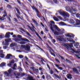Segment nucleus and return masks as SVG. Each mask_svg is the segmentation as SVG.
Here are the masks:
<instances>
[{
    "mask_svg": "<svg viewBox=\"0 0 80 80\" xmlns=\"http://www.w3.org/2000/svg\"><path fill=\"white\" fill-rule=\"evenodd\" d=\"M73 71L74 72H78V70H77L76 68H73Z\"/></svg>",
    "mask_w": 80,
    "mask_h": 80,
    "instance_id": "nucleus-31",
    "label": "nucleus"
},
{
    "mask_svg": "<svg viewBox=\"0 0 80 80\" xmlns=\"http://www.w3.org/2000/svg\"><path fill=\"white\" fill-rule=\"evenodd\" d=\"M13 19H14V21L15 22H18V20L17 19H16V18H13Z\"/></svg>",
    "mask_w": 80,
    "mask_h": 80,
    "instance_id": "nucleus-42",
    "label": "nucleus"
},
{
    "mask_svg": "<svg viewBox=\"0 0 80 80\" xmlns=\"http://www.w3.org/2000/svg\"><path fill=\"white\" fill-rule=\"evenodd\" d=\"M78 46H79V43L77 42L74 44V46H75V47H78Z\"/></svg>",
    "mask_w": 80,
    "mask_h": 80,
    "instance_id": "nucleus-39",
    "label": "nucleus"
},
{
    "mask_svg": "<svg viewBox=\"0 0 80 80\" xmlns=\"http://www.w3.org/2000/svg\"><path fill=\"white\" fill-rule=\"evenodd\" d=\"M9 45V43H8V42H6L5 43H4V45L5 46H8Z\"/></svg>",
    "mask_w": 80,
    "mask_h": 80,
    "instance_id": "nucleus-46",
    "label": "nucleus"
},
{
    "mask_svg": "<svg viewBox=\"0 0 80 80\" xmlns=\"http://www.w3.org/2000/svg\"><path fill=\"white\" fill-rule=\"evenodd\" d=\"M41 59H42L41 60V62H42V64H43V61L44 62H46L45 61H44V59H43V58H41Z\"/></svg>",
    "mask_w": 80,
    "mask_h": 80,
    "instance_id": "nucleus-40",
    "label": "nucleus"
},
{
    "mask_svg": "<svg viewBox=\"0 0 80 80\" xmlns=\"http://www.w3.org/2000/svg\"><path fill=\"white\" fill-rule=\"evenodd\" d=\"M26 42H25L22 41L20 42V44L22 45H24L25 44Z\"/></svg>",
    "mask_w": 80,
    "mask_h": 80,
    "instance_id": "nucleus-33",
    "label": "nucleus"
},
{
    "mask_svg": "<svg viewBox=\"0 0 80 80\" xmlns=\"http://www.w3.org/2000/svg\"><path fill=\"white\" fill-rule=\"evenodd\" d=\"M5 64H6L5 63H4V62H3L2 63L0 64V67H3L4 66H5Z\"/></svg>",
    "mask_w": 80,
    "mask_h": 80,
    "instance_id": "nucleus-28",
    "label": "nucleus"
},
{
    "mask_svg": "<svg viewBox=\"0 0 80 80\" xmlns=\"http://www.w3.org/2000/svg\"><path fill=\"white\" fill-rule=\"evenodd\" d=\"M32 20L33 22H34V24L35 25V26H39V24H38V22L36 21L34 19H32Z\"/></svg>",
    "mask_w": 80,
    "mask_h": 80,
    "instance_id": "nucleus-13",
    "label": "nucleus"
},
{
    "mask_svg": "<svg viewBox=\"0 0 80 80\" xmlns=\"http://www.w3.org/2000/svg\"><path fill=\"white\" fill-rule=\"evenodd\" d=\"M59 24H61V25H62V26H65L67 25V24L64 23V22H60L59 23Z\"/></svg>",
    "mask_w": 80,
    "mask_h": 80,
    "instance_id": "nucleus-25",
    "label": "nucleus"
},
{
    "mask_svg": "<svg viewBox=\"0 0 80 80\" xmlns=\"http://www.w3.org/2000/svg\"><path fill=\"white\" fill-rule=\"evenodd\" d=\"M10 32H7L6 33L5 35V37L6 38H10Z\"/></svg>",
    "mask_w": 80,
    "mask_h": 80,
    "instance_id": "nucleus-12",
    "label": "nucleus"
},
{
    "mask_svg": "<svg viewBox=\"0 0 80 80\" xmlns=\"http://www.w3.org/2000/svg\"><path fill=\"white\" fill-rule=\"evenodd\" d=\"M35 71H36V72L37 73L39 72V70L38 69L36 68L35 69Z\"/></svg>",
    "mask_w": 80,
    "mask_h": 80,
    "instance_id": "nucleus-61",
    "label": "nucleus"
},
{
    "mask_svg": "<svg viewBox=\"0 0 80 80\" xmlns=\"http://www.w3.org/2000/svg\"><path fill=\"white\" fill-rule=\"evenodd\" d=\"M10 57H15L14 56H12V55L11 54H9L7 55L6 56V59H9Z\"/></svg>",
    "mask_w": 80,
    "mask_h": 80,
    "instance_id": "nucleus-11",
    "label": "nucleus"
},
{
    "mask_svg": "<svg viewBox=\"0 0 80 80\" xmlns=\"http://www.w3.org/2000/svg\"><path fill=\"white\" fill-rule=\"evenodd\" d=\"M75 22H76V23L75 24L76 25H80V20L77 19H75Z\"/></svg>",
    "mask_w": 80,
    "mask_h": 80,
    "instance_id": "nucleus-14",
    "label": "nucleus"
},
{
    "mask_svg": "<svg viewBox=\"0 0 80 80\" xmlns=\"http://www.w3.org/2000/svg\"><path fill=\"white\" fill-rule=\"evenodd\" d=\"M53 75L54 76H55V77H56L58 79H60V78L59 77V76L57 75V74H56L54 73Z\"/></svg>",
    "mask_w": 80,
    "mask_h": 80,
    "instance_id": "nucleus-29",
    "label": "nucleus"
},
{
    "mask_svg": "<svg viewBox=\"0 0 80 80\" xmlns=\"http://www.w3.org/2000/svg\"><path fill=\"white\" fill-rule=\"evenodd\" d=\"M50 26H51L50 27L51 30L52 31V32H53L54 31V30L53 29V28H55V29L58 32L60 31V29L58 28V27L56 25H52V24L51 23Z\"/></svg>",
    "mask_w": 80,
    "mask_h": 80,
    "instance_id": "nucleus-3",
    "label": "nucleus"
},
{
    "mask_svg": "<svg viewBox=\"0 0 80 80\" xmlns=\"http://www.w3.org/2000/svg\"><path fill=\"white\" fill-rule=\"evenodd\" d=\"M47 42L49 43L50 45L51 46L52 45V44L51 42H50L49 40Z\"/></svg>",
    "mask_w": 80,
    "mask_h": 80,
    "instance_id": "nucleus-56",
    "label": "nucleus"
},
{
    "mask_svg": "<svg viewBox=\"0 0 80 80\" xmlns=\"http://www.w3.org/2000/svg\"><path fill=\"white\" fill-rule=\"evenodd\" d=\"M37 47L38 48H39V49H40V50H43V49H42V48H41L38 45H37Z\"/></svg>",
    "mask_w": 80,
    "mask_h": 80,
    "instance_id": "nucleus-55",
    "label": "nucleus"
},
{
    "mask_svg": "<svg viewBox=\"0 0 80 80\" xmlns=\"http://www.w3.org/2000/svg\"><path fill=\"white\" fill-rule=\"evenodd\" d=\"M32 32H34V33H35V34H36V35H37L38 37L40 36L39 35V34L37 32L36 30H35V31H32Z\"/></svg>",
    "mask_w": 80,
    "mask_h": 80,
    "instance_id": "nucleus-37",
    "label": "nucleus"
},
{
    "mask_svg": "<svg viewBox=\"0 0 80 80\" xmlns=\"http://www.w3.org/2000/svg\"><path fill=\"white\" fill-rule=\"evenodd\" d=\"M47 78H48V79H50L51 78V77L49 75H47Z\"/></svg>",
    "mask_w": 80,
    "mask_h": 80,
    "instance_id": "nucleus-35",
    "label": "nucleus"
},
{
    "mask_svg": "<svg viewBox=\"0 0 80 80\" xmlns=\"http://www.w3.org/2000/svg\"><path fill=\"white\" fill-rule=\"evenodd\" d=\"M6 16H7V14L3 15V16H2V18H4Z\"/></svg>",
    "mask_w": 80,
    "mask_h": 80,
    "instance_id": "nucleus-58",
    "label": "nucleus"
},
{
    "mask_svg": "<svg viewBox=\"0 0 80 80\" xmlns=\"http://www.w3.org/2000/svg\"><path fill=\"white\" fill-rule=\"evenodd\" d=\"M47 67L48 68L49 70H50V67H49V65H48V63H47Z\"/></svg>",
    "mask_w": 80,
    "mask_h": 80,
    "instance_id": "nucleus-60",
    "label": "nucleus"
},
{
    "mask_svg": "<svg viewBox=\"0 0 80 80\" xmlns=\"http://www.w3.org/2000/svg\"><path fill=\"white\" fill-rule=\"evenodd\" d=\"M58 56H59L60 57V58H62V59L64 60V58H63V57L62 56H60V54H58Z\"/></svg>",
    "mask_w": 80,
    "mask_h": 80,
    "instance_id": "nucleus-52",
    "label": "nucleus"
},
{
    "mask_svg": "<svg viewBox=\"0 0 80 80\" xmlns=\"http://www.w3.org/2000/svg\"><path fill=\"white\" fill-rule=\"evenodd\" d=\"M74 52V53H75L76 54H78V53H80V51H76L75 52Z\"/></svg>",
    "mask_w": 80,
    "mask_h": 80,
    "instance_id": "nucleus-51",
    "label": "nucleus"
},
{
    "mask_svg": "<svg viewBox=\"0 0 80 80\" xmlns=\"http://www.w3.org/2000/svg\"><path fill=\"white\" fill-rule=\"evenodd\" d=\"M58 12L60 15H62L64 17H67L68 18L70 16L68 13L66 12H62V10H59Z\"/></svg>",
    "mask_w": 80,
    "mask_h": 80,
    "instance_id": "nucleus-2",
    "label": "nucleus"
},
{
    "mask_svg": "<svg viewBox=\"0 0 80 80\" xmlns=\"http://www.w3.org/2000/svg\"><path fill=\"white\" fill-rule=\"evenodd\" d=\"M11 63H14V60H12L10 62Z\"/></svg>",
    "mask_w": 80,
    "mask_h": 80,
    "instance_id": "nucleus-49",
    "label": "nucleus"
},
{
    "mask_svg": "<svg viewBox=\"0 0 80 80\" xmlns=\"http://www.w3.org/2000/svg\"><path fill=\"white\" fill-rule=\"evenodd\" d=\"M72 75L71 74L68 73V75H67V77L69 79H72Z\"/></svg>",
    "mask_w": 80,
    "mask_h": 80,
    "instance_id": "nucleus-18",
    "label": "nucleus"
},
{
    "mask_svg": "<svg viewBox=\"0 0 80 80\" xmlns=\"http://www.w3.org/2000/svg\"><path fill=\"white\" fill-rule=\"evenodd\" d=\"M27 27H28V28H29L30 29V30H31V31L32 32H34V31H35V29H34V28H31V27H30V26H29V25H27Z\"/></svg>",
    "mask_w": 80,
    "mask_h": 80,
    "instance_id": "nucleus-17",
    "label": "nucleus"
},
{
    "mask_svg": "<svg viewBox=\"0 0 80 80\" xmlns=\"http://www.w3.org/2000/svg\"><path fill=\"white\" fill-rule=\"evenodd\" d=\"M53 18L54 20H55V21H56V22H58L59 21V19L57 18L56 17H53Z\"/></svg>",
    "mask_w": 80,
    "mask_h": 80,
    "instance_id": "nucleus-27",
    "label": "nucleus"
},
{
    "mask_svg": "<svg viewBox=\"0 0 80 80\" xmlns=\"http://www.w3.org/2000/svg\"><path fill=\"white\" fill-rule=\"evenodd\" d=\"M58 37L60 38H58L57 39L59 41L62 42V40H64V38H63V37H64V36H59Z\"/></svg>",
    "mask_w": 80,
    "mask_h": 80,
    "instance_id": "nucleus-8",
    "label": "nucleus"
},
{
    "mask_svg": "<svg viewBox=\"0 0 80 80\" xmlns=\"http://www.w3.org/2000/svg\"><path fill=\"white\" fill-rule=\"evenodd\" d=\"M0 56L1 58H4V54H3V50H0Z\"/></svg>",
    "mask_w": 80,
    "mask_h": 80,
    "instance_id": "nucleus-10",
    "label": "nucleus"
},
{
    "mask_svg": "<svg viewBox=\"0 0 80 80\" xmlns=\"http://www.w3.org/2000/svg\"><path fill=\"white\" fill-rule=\"evenodd\" d=\"M31 8H32V9H33V10H35L36 12V15H37V16L39 18H40L41 17L40 16V14H39V12L38 10L37 9V8H35V6H31Z\"/></svg>",
    "mask_w": 80,
    "mask_h": 80,
    "instance_id": "nucleus-4",
    "label": "nucleus"
},
{
    "mask_svg": "<svg viewBox=\"0 0 80 80\" xmlns=\"http://www.w3.org/2000/svg\"><path fill=\"white\" fill-rule=\"evenodd\" d=\"M40 24L41 25H42V27H44V26L43 24V23H42V22H40Z\"/></svg>",
    "mask_w": 80,
    "mask_h": 80,
    "instance_id": "nucleus-64",
    "label": "nucleus"
},
{
    "mask_svg": "<svg viewBox=\"0 0 80 80\" xmlns=\"http://www.w3.org/2000/svg\"><path fill=\"white\" fill-rule=\"evenodd\" d=\"M71 48V51H73V52H75L76 51L75 50H74L72 48Z\"/></svg>",
    "mask_w": 80,
    "mask_h": 80,
    "instance_id": "nucleus-59",
    "label": "nucleus"
},
{
    "mask_svg": "<svg viewBox=\"0 0 80 80\" xmlns=\"http://www.w3.org/2000/svg\"><path fill=\"white\" fill-rule=\"evenodd\" d=\"M10 40L11 39H7L5 40V42H9V41H10Z\"/></svg>",
    "mask_w": 80,
    "mask_h": 80,
    "instance_id": "nucleus-34",
    "label": "nucleus"
},
{
    "mask_svg": "<svg viewBox=\"0 0 80 80\" xmlns=\"http://www.w3.org/2000/svg\"><path fill=\"white\" fill-rule=\"evenodd\" d=\"M56 42V40L54 39H52V42L53 43H55Z\"/></svg>",
    "mask_w": 80,
    "mask_h": 80,
    "instance_id": "nucleus-63",
    "label": "nucleus"
},
{
    "mask_svg": "<svg viewBox=\"0 0 80 80\" xmlns=\"http://www.w3.org/2000/svg\"><path fill=\"white\" fill-rule=\"evenodd\" d=\"M5 19L4 18L2 17L1 16H0V20L1 21H3Z\"/></svg>",
    "mask_w": 80,
    "mask_h": 80,
    "instance_id": "nucleus-38",
    "label": "nucleus"
},
{
    "mask_svg": "<svg viewBox=\"0 0 80 80\" xmlns=\"http://www.w3.org/2000/svg\"><path fill=\"white\" fill-rule=\"evenodd\" d=\"M53 2L55 4H57V0H53Z\"/></svg>",
    "mask_w": 80,
    "mask_h": 80,
    "instance_id": "nucleus-57",
    "label": "nucleus"
},
{
    "mask_svg": "<svg viewBox=\"0 0 80 80\" xmlns=\"http://www.w3.org/2000/svg\"><path fill=\"white\" fill-rule=\"evenodd\" d=\"M57 17L58 18L61 20H62V18H61V17L60 16H58V17Z\"/></svg>",
    "mask_w": 80,
    "mask_h": 80,
    "instance_id": "nucleus-48",
    "label": "nucleus"
},
{
    "mask_svg": "<svg viewBox=\"0 0 80 80\" xmlns=\"http://www.w3.org/2000/svg\"><path fill=\"white\" fill-rule=\"evenodd\" d=\"M55 66H56V67L57 68H58V69H59L61 70H63V68L61 67H59V66L58 65L56 64Z\"/></svg>",
    "mask_w": 80,
    "mask_h": 80,
    "instance_id": "nucleus-20",
    "label": "nucleus"
},
{
    "mask_svg": "<svg viewBox=\"0 0 80 80\" xmlns=\"http://www.w3.org/2000/svg\"><path fill=\"white\" fill-rule=\"evenodd\" d=\"M8 72L7 71L4 72V74L7 75L8 76H9V74H10L12 73V69L11 68H10L8 70Z\"/></svg>",
    "mask_w": 80,
    "mask_h": 80,
    "instance_id": "nucleus-7",
    "label": "nucleus"
},
{
    "mask_svg": "<svg viewBox=\"0 0 80 80\" xmlns=\"http://www.w3.org/2000/svg\"><path fill=\"white\" fill-rule=\"evenodd\" d=\"M18 69H20V71H22V68L20 67H19L18 68Z\"/></svg>",
    "mask_w": 80,
    "mask_h": 80,
    "instance_id": "nucleus-45",
    "label": "nucleus"
},
{
    "mask_svg": "<svg viewBox=\"0 0 80 80\" xmlns=\"http://www.w3.org/2000/svg\"><path fill=\"white\" fill-rule=\"evenodd\" d=\"M19 58H23V56L20 55H19Z\"/></svg>",
    "mask_w": 80,
    "mask_h": 80,
    "instance_id": "nucleus-41",
    "label": "nucleus"
},
{
    "mask_svg": "<svg viewBox=\"0 0 80 80\" xmlns=\"http://www.w3.org/2000/svg\"><path fill=\"white\" fill-rule=\"evenodd\" d=\"M55 61H56L57 62H58L59 63L60 62L59 61L58 59L55 58Z\"/></svg>",
    "mask_w": 80,
    "mask_h": 80,
    "instance_id": "nucleus-53",
    "label": "nucleus"
},
{
    "mask_svg": "<svg viewBox=\"0 0 80 80\" xmlns=\"http://www.w3.org/2000/svg\"><path fill=\"white\" fill-rule=\"evenodd\" d=\"M26 34L27 35H28V36H29L30 37H31V35L30 34V33H29V32H26Z\"/></svg>",
    "mask_w": 80,
    "mask_h": 80,
    "instance_id": "nucleus-50",
    "label": "nucleus"
},
{
    "mask_svg": "<svg viewBox=\"0 0 80 80\" xmlns=\"http://www.w3.org/2000/svg\"><path fill=\"white\" fill-rule=\"evenodd\" d=\"M66 8V11H68L71 12H72V10H73V8L72 7H71V8H70L69 7H66L65 8Z\"/></svg>",
    "mask_w": 80,
    "mask_h": 80,
    "instance_id": "nucleus-6",
    "label": "nucleus"
},
{
    "mask_svg": "<svg viewBox=\"0 0 80 80\" xmlns=\"http://www.w3.org/2000/svg\"><path fill=\"white\" fill-rule=\"evenodd\" d=\"M27 80H36L33 78V77L32 76H28L27 77Z\"/></svg>",
    "mask_w": 80,
    "mask_h": 80,
    "instance_id": "nucleus-19",
    "label": "nucleus"
},
{
    "mask_svg": "<svg viewBox=\"0 0 80 80\" xmlns=\"http://www.w3.org/2000/svg\"><path fill=\"white\" fill-rule=\"evenodd\" d=\"M17 45V44L16 43H11V44H10V47H15Z\"/></svg>",
    "mask_w": 80,
    "mask_h": 80,
    "instance_id": "nucleus-24",
    "label": "nucleus"
},
{
    "mask_svg": "<svg viewBox=\"0 0 80 80\" xmlns=\"http://www.w3.org/2000/svg\"><path fill=\"white\" fill-rule=\"evenodd\" d=\"M50 73L51 75H52L53 74V73H54V72L52 70V69H50Z\"/></svg>",
    "mask_w": 80,
    "mask_h": 80,
    "instance_id": "nucleus-30",
    "label": "nucleus"
},
{
    "mask_svg": "<svg viewBox=\"0 0 80 80\" xmlns=\"http://www.w3.org/2000/svg\"><path fill=\"white\" fill-rule=\"evenodd\" d=\"M68 46H67V48L68 49H69V48H72V47H73V44L72 43H70V44H68Z\"/></svg>",
    "mask_w": 80,
    "mask_h": 80,
    "instance_id": "nucleus-16",
    "label": "nucleus"
},
{
    "mask_svg": "<svg viewBox=\"0 0 80 80\" xmlns=\"http://www.w3.org/2000/svg\"><path fill=\"white\" fill-rule=\"evenodd\" d=\"M64 40V42H67V40H68V39H66V38H64V40Z\"/></svg>",
    "mask_w": 80,
    "mask_h": 80,
    "instance_id": "nucleus-54",
    "label": "nucleus"
},
{
    "mask_svg": "<svg viewBox=\"0 0 80 80\" xmlns=\"http://www.w3.org/2000/svg\"><path fill=\"white\" fill-rule=\"evenodd\" d=\"M18 73L17 72H14V74L15 76H16V75H17V74Z\"/></svg>",
    "mask_w": 80,
    "mask_h": 80,
    "instance_id": "nucleus-62",
    "label": "nucleus"
},
{
    "mask_svg": "<svg viewBox=\"0 0 80 80\" xmlns=\"http://www.w3.org/2000/svg\"><path fill=\"white\" fill-rule=\"evenodd\" d=\"M66 39H67L68 40V41L70 42H73L75 43V41L73 40V39L72 38H66Z\"/></svg>",
    "mask_w": 80,
    "mask_h": 80,
    "instance_id": "nucleus-15",
    "label": "nucleus"
},
{
    "mask_svg": "<svg viewBox=\"0 0 80 80\" xmlns=\"http://www.w3.org/2000/svg\"><path fill=\"white\" fill-rule=\"evenodd\" d=\"M75 16L77 18H80V14L79 13L76 14Z\"/></svg>",
    "mask_w": 80,
    "mask_h": 80,
    "instance_id": "nucleus-32",
    "label": "nucleus"
},
{
    "mask_svg": "<svg viewBox=\"0 0 80 80\" xmlns=\"http://www.w3.org/2000/svg\"><path fill=\"white\" fill-rule=\"evenodd\" d=\"M25 45H21V47L25 49L26 51H29L30 50L31 47L29 46L28 44H26Z\"/></svg>",
    "mask_w": 80,
    "mask_h": 80,
    "instance_id": "nucleus-5",
    "label": "nucleus"
},
{
    "mask_svg": "<svg viewBox=\"0 0 80 80\" xmlns=\"http://www.w3.org/2000/svg\"><path fill=\"white\" fill-rule=\"evenodd\" d=\"M15 9H16V11L17 12V13H18V14H19V15H20V12L19 10L17 8H15Z\"/></svg>",
    "mask_w": 80,
    "mask_h": 80,
    "instance_id": "nucleus-23",
    "label": "nucleus"
},
{
    "mask_svg": "<svg viewBox=\"0 0 80 80\" xmlns=\"http://www.w3.org/2000/svg\"><path fill=\"white\" fill-rule=\"evenodd\" d=\"M18 38H20V39H21V40L18 38H15L14 40L15 41V42H20L21 41L27 42H30V41H29L28 39L26 38H22V36L21 35H18Z\"/></svg>",
    "mask_w": 80,
    "mask_h": 80,
    "instance_id": "nucleus-1",
    "label": "nucleus"
},
{
    "mask_svg": "<svg viewBox=\"0 0 80 80\" xmlns=\"http://www.w3.org/2000/svg\"><path fill=\"white\" fill-rule=\"evenodd\" d=\"M49 52L51 55L53 56L54 57H56V55L54 53H53L52 52L51 50H49Z\"/></svg>",
    "mask_w": 80,
    "mask_h": 80,
    "instance_id": "nucleus-26",
    "label": "nucleus"
},
{
    "mask_svg": "<svg viewBox=\"0 0 80 80\" xmlns=\"http://www.w3.org/2000/svg\"><path fill=\"white\" fill-rule=\"evenodd\" d=\"M52 32L54 33V35H61V34H60L59 32H58L55 31L54 32Z\"/></svg>",
    "mask_w": 80,
    "mask_h": 80,
    "instance_id": "nucleus-21",
    "label": "nucleus"
},
{
    "mask_svg": "<svg viewBox=\"0 0 80 80\" xmlns=\"http://www.w3.org/2000/svg\"><path fill=\"white\" fill-rule=\"evenodd\" d=\"M67 35V36L69 37V38H71L72 37V36H71L70 35V34H67L66 35Z\"/></svg>",
    "mask_w": 80,
    "mask_h": 80,
    "instance_id": "nucleus-44",
    "label": "nucleus"
},
{
    "mask_svg": "<svg viewBox=\"0 0 80 80\" xmlns=\"http://www.w3.org/2000/svg\"><path fill=\"white\" fill-rule=\"evenodd\" d=\"M17 2H18V3L20 4V6H22V5L23 7L26 8V7L25 6L24 4V3L22 2H21L19 0H17Z\"/></svg>",
    "mask_w": 80,
    "mask_h": 80,
    "instance_id": "nucleus-9",
    "label": "nucleus"
},
{
    "mask_svg": "<svg viewBox=\"0 0 80 80\" xmlns=\"http://www.w3.org/2000/svg\"><path fill=\"white\" fill-rule=\"evenodd\" d=\"M26 74L24 73H22L21 74V76H22V77H23Z\"/></svg>",
    "mask_w": 80,
    "mask_h": 80,
    "instance_id": "nucleus-43",
    "label": "nucleus"
},
{
    "mask_svg": "<svg viewBox=\"0 0 80 80\" xmlns=\"http://www.w3.org/2000/svg\"><path fill=\"white\" fill-rule=\"evenodd\" d=\"M31 69L32 71H34L35 70V68L34 67H31Z\"/></svg>",
    "mask_w": 80,
    "mask_h": 80,
    "instance_id": "nucleus-47",
    "label": "nucleus"
},
{
    "mask_svg": "<svg viewBox=\"0 0 80 80\" xmlns=\"http://www.w3.org/2000/svg\"><path fill=\"white\" fill-rule=\"evenodd\" d=\"M46 45H47V46L48 47V48H49L50 49L52 50V51L53 52H54V51H53V50L51 48V47H50L48 45V44H46Z\"/></svg>",
    "mask_w": 80,
    "mask_h": 80,
    "instance_id": "nucleus-36",
    "label": "nucleus"
},
{
    "mask_svg": "<svg viewBox=\"0 0 80 80\" xmlns=\"http://www.w3.org/2000/svg\"><path fill=\"white\" fill-rule=\"evenodd\" d=\"M69 22L71 24H74L75 23V22L72 19H71L69 20Z\"/></svg>",
    "mask_w": 80,
    "mask_h": 80,
    "instance_id": "nucleus-22",
    "label": "nucleus"
}]
</instances>
